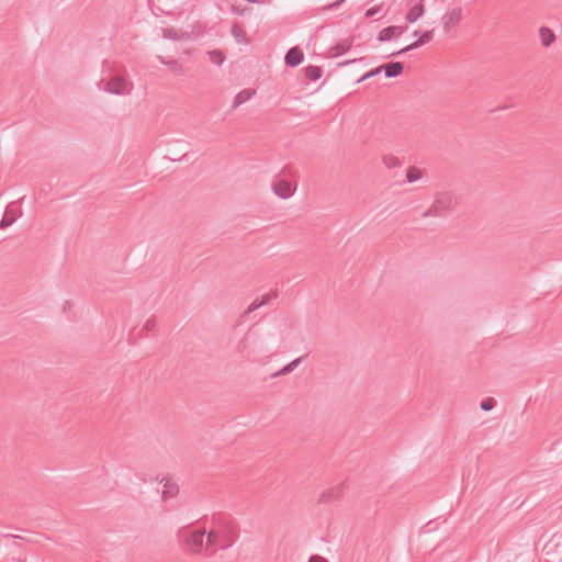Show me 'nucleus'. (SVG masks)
Segmentation results:
<instances>
[{"instance_id": "nucleus-1", "label": "nucleus", "mask_w": 562, "mask_h": 562, "mask_svg": "<svg viewBox=\"0 0 562 562\" xmlns=\"http://www.w3.org/2000/svg\"><path fill=\"white\" fill-rule=\"evenodd\" d=\"M238 536V526L233 518L218 517L214 519V528L207 532L206 549H228L237 541Z\"/></svg>"}, {"instance_id": "nucleus-2", "label": "nucleus", "mask_w": 562, "mask_h": 562, "mask_svg": "<svg viewBox=\"0 0 562 562\" xmlns=\"http://www.w3.org/2000/svg\"><path fill=\"white\" fill-rule=\"evenodd\" d=\"M458 204V196L454 192L442 190L436 192L432 204L423 213V217L446 216L454 210Z\"/></svg>"}, {"instance_id": "nucleus-3", "label": "nucleus", "mask_w": 562, "mask_h": 562, "mask_svg": "<svg viewBox=\"0 0 562 562\" xmlns=\"http://www.w3.org/2000/svg\"><path fill=\"white\" fill-rule=\"evenodd\" d=\"M207 532L205 529L182 528L178 531V539L182 549L190 554H200L206 546Z\"/></svg>"}, {"instance_id": "nucleus-4", "label": "nucleus", "mask_w": 562, "mask_h": 562, "mask_svg": "<svg viewBox=\"0 0 562 562\" xmlns=\"http://www.w3.org/2000/svg\"><path fill=\"white\" fill-rule=\"evenodd\" d=\"M98 87L100 90H104L111 94L127 95L133 89V83L120 76H114L108 81H99Z\"/></svg>"}, {"instance_id": "nucleus-5", "label": "nucleus", "mask_w": 562, "mask_h": 562, "mask_svg": "<svg viewBox=\"0 0 562 562\" xmlns=\"http://www.w3.org/2000/svg\"><path fill=\"white\" fill-rule=\"evenodd\" d=\"M273 192L281 199H289L295 191L293 182L283 177H277L272 182Z\"/></svg>"}, {"instance_id": "nucleus-6", "label": "nucleus", "mask_w": 562, "mask_h": 562, "mask_svg": "<svg viewBox=\"0 0 562 562\" xmlns=\"http://www.w3.org/2000/svg\"><path fill=\"white\" fill-rule=\"evenodd\" d=\"M304 59V54L302 49L297 46L291 47L285 56H284V63L289 67H296L299 66Z\"/></svg>"}, {"instance_id": "nucleus-7", "label": "nucleus", "mask_w": 562, "mask_h": 562, "mask_svg": "<svg viewBox=\"0 0 562 562\" xmlns=\"http://www.w3.org/2000/svg\"><path fill=\"white\" fill-rule=\"evenodd\" d=\"M404 31H405V27L397 26V25L384 27L378 34V41H380V42L391 41L392 38H395V37H398L400 35H402V33Z\"/></svg>"}, {"instance_id": "nucleus-8", "label": "nucleus", "mask_w": 562, "mask_h": 562, "mask_svg": "<svg viewBox=\"0 0 562 562\" xmlns=\"http://www.w3.org/2000/svg\"><path fill=\"white\" fill-rule=\"evenodd\" d=\"M344 492H345V483H340V484L323 492L319 501L322 503H326V502L338 499L342 496Z\"/></svg>"}, {"instance_id": "nucleus-9", "label": "nucleus", "mask_w": 562, "mask_h": 562, "mask_svg": "<svg viewBox=\"0 0 562 562\" xmlns=\"http://www.w3.org/2000/svg\"><path fill=\"white\" fill-rule=\"evenodd\" d=\"M161 483H162V491H161L162 499L172 498L179 493V486L170 479L164 477L161 480Z\"/></svg>"}, {"instance_id": "nucleus-10", "label": "nucleus", "mask_w": 562, "mask_h": 562, "mask_svg": "<svg viewBox=\"0 0 562 562\" xmlns=\"http://www.w3.org/2000/svg\"><path fill=\"white\" fill-rule=\"evenodd\" d=\"M381 67L384 69L386 78H395L403 72V64L400 61H391Z\"/></svg>"}, {"instance_id": "nucleus-11", "label": "nucleus", "mask_w": 562, "mask_h": 562, "mask_svg": "<svg viewBox=\"0 0 562 562\" xmlns=\"http://www.w3.org/2000/svg\"><path fill=\"white\" fill-rule=\"evenodd\" d=\"M255 93H256V90H254V89H244V90L239 91L234 98L232 109H236L239 105L244 104L245 102L250 100Z\"/></svg>"}, {"instance_id": "nucleus-12", "label": "nucleus", "mask_w": 562, "mask_h": 562, "mask_svg": "<svg viewBox=\"0 0 562 562\" xmlns=\"http://www.w3.org/2000/svg\"><path fill=\"white\" fill-rule=\"evenodd\" d=\"M461 19V10L460 9H453L452 11L448 12L443 18V25L446 30H449L450 27L454 26Z\"/></svg>"}, {"instance_id": "nucleus-13", "label": "nucleus", "mask_w": 562, "mask_h": 562, "mask_svg": "<svg viewBox=\"0 0 562 562\" xmlns=\"http://www.w3.org/2000/svg\"><path fill=\"white\" fill-rule=\"evenodd\" d=\"M272 297H276V294H266L261 297V300H255L244 312V315H248L259 307L267 305Z\"/></svg>"}, {"instance_id": "nucleus-14", "label": "nucleus", "mask_w": 562, "mask_h": 562, "mask_svg": "<svg viewBox=\"0 0 562 562\" xmlns=\"http://www.w3.org/2000/svg\"><path fill=\"white\" fill-rule=\"evenodd\" d=\"M424 4L419 2L409 9V11L406 14V20L409 23H414L424 14Z\"/></svg>"}, {"instance_id": "nucleus-15", "label": "nucleus", "mask_w": 562, "mask_h": 562, "mask_svg": "<svg viewBox=\"0 0 562 562\" xmlns=\"http://www.w3.org/2000/svg\"><path fill=\"white\" fill-rule=\"evenodd\" d=\"M539 36L541 40V44L544 47H549L555 40L554 33L549 27L546 26L540 27Z\"/></svg>"}, {"instance_id": "nucleus-16", "label": "nucleus", "mask_w": 562, "mask_h": 562, "mask_svg": "<svg viewBox=\"0 0 562 562\" xmlns=\"http://www.w3.org/2000/svg\"><path fill=\"white\" fill-rule=\"evenodd\" d=\"M350 47H351V42H349V41L337 43L334 47H331L330 55H331V57H338V56L347 53L350 49Z\"/></svg>"}, {"instance_id": "nucleus-17", "label": "nucleus", "mask_w": 562, "mask_h": 562, "mask_svg": "<svg viewBox=\"0 0 562 562\" xmlns=\"http://www.w3.org/2000/svg\"><path fill=\"white\" fill-rule=\"evenodd\" d=\"M304 72H305V76L311 80V81H316L318 80L321 77H322V68L318 67V66H307L304 68Z\"/></svg>"}, {"instance_id": "nucleus-18", "label": "nucleus", "mask_w": 562, "mask_h": 562, "mask_svg": "<svg viewBox=\"0 0 562 562\" xmlns=\"http://www.w3.org/2000/svg\"><path fill=\"white\" fill-rule=\"evenodd\" d=\"M302 361V358L299 357L294 360H292L290 363L285 364L283 368H281L278 372L273 374V376H281L291 373Z\"/></svg>"}, {"instance_id": "nucleus-19", "label": "nucleus", "mask_w": 562, "mask_h": 562, "mask_svg": "<svg viewBox=\"0 0 562 562\" xmlns=\"http://www.w3.org/2000/svg\"><path fill=\"white\" fill-rule=\"evenodd\" d=\"M207 55H209L210 61L217 66H222L225 60V56H224L223 52L220 49L210 50L207 53Z\"/></svg>"}, {"instance_id": "nucleus-20", "label": "nucleus", "mask_w": 562, "mask_h": 562, "mask_svg": "<svg viewBox=\"0 0 562 562\" xmlns=\"http://www.w3.org/2000/svg\"><path fill=\"white\" fill-rule=\"evenodd\" d=\"M16 221V215L7 210L0 221V228L4 229Z\"/></svg>"}, {"instance_id": "nucleus-21", "label": "nucleus", "mask_w": 562, "mask_h": 562, "mask_svg": "<svg viewBox=\"0 0 562 562\" xmlns=\"http://www.w3.org/2000/svg\"><path fill=\"white\" fill-rule=\"evenodd\" d=\"M420 46H422V44L419 43V41H418V38H417V40H416L415 42H413L412 44L407 45L406 47H404V48H402V49H400V50H397V52H394V53L390 54L389 56H400V55H403V54H405V53H407V52H411V50H413V49H416V48H418V47H420Z\"/></svg>"}, {"instance_id": "nucleus-22", "label": "nucleus", "mask_w": 562, "mask_h": 562, "mask_svg": "<svg viewBox=\"0 0 562 562\" xmlns=\"http://www.w3.org/2000/svg\"><path fill=\"white\" fill-rule=\"evenodd\" d=\"M422 177V173L418 169L414 168V167H411L408 170H407V175H406V179L409 183L412 182H415L417 180H419Z\"/></svg>"}, {"instance_id": "nucleus-23", "label": "nucleus", "mask_w": 562, "mask_h": 562, "mask_svg": "<svg viewBox=\"0 0 562 562\" xmlns=\"http://www.w3.org/2000/svg\"><path fill=\"white\" fill-rule=\"evenodd\" d=\"M495 406V401L493 398H486V400H483L480 404V407L487 412V411H491L493 409Z\"/></svg>"}, {"instance_id": "nucleus-24", "label": "nucleus", "mask_w": 562, "mask_h": 562, "mask_svg": "<svg viewBox=\"0 0 562 562\" xmlns=\"http://www.w3.org/2000/svg\"><path fill=\"white\" fill-rule=\"evenodd\" d=\"M381 71H382V67H376V68H374V69H372V70L368 71L366 75H363V76L358 80V82H361V81H364V80H367V79H369V78H372V77H374V76L379 75Z\"/></svg>"}, {"instance_id": "nucleus-25", "label": "nucleus", "mask_w": 562, "mask_h": 562, "mask_svg": "<svg viewBox=\"0 0 562 562\" xmlns=\"http://www.w3.org/2000/svg\"><path fill=\"white\" fill-rule=\"evenodd\" d=\"M432 33L434 31L430 30V31H426L424 32L419 37H418V41L422 45L428 43L431 38H432Z\"/></svg>"}, {"instance_id": "nucleus-26", "label": "nucleus", "mask_w": 562, "mask_h": 562, "mask_svg": "<svg viewBox=\"0 0 562 562\" xmlns=\"http://www.w3.org/2000/svg\"><path fill=\"white\" fill-rule=\"evenodd\" d=\"M246 340H247V334L240 339V341L237 344L236 350L239 353H244L246 350Z\"/></svg>"}, {"instance_id": "nucleus-27", "label": "nucleus", "mask_w": 562, "mask_h": 562, "mask_svg": "<svg viewBox=\"0 0 562 562\" xmlns=\"http://www.w3.org/2000/svg\"><path fill=\"white\" fill-rule=\"evenodd\" d=\"M384 162H385V165H386L389 168H392V167L397 166L398 160H397V158H395V157H387V158H384Z\"/></svg>"}, {"instance_id": "nucleus-28", "label": "nucleus", "mask_w": 562, "mask_h": 562, "mask_svg": "<svg viewBox=\"0 0 562 562\" xmlns=\"http://www.w3.org/2000/svg\"><path fill=\"white\" fill-rule=\"evenodd\" d=\"M155 321L154 319H147L144 327H143V330H146V331H150L155 328Z\"/></svg>"}, {"instance_id": "nucleus-29", "label": "nucleus", "mask_w": 562, "mask_h": 562, "mask_svg": "<svg viewBox=\"0 0 562 562\" xmlns=\"http://www.w3.org/2000/svg\"><path fill=\"white\" fill-rule=\"evenodd\" d=\"M380 11V8L379 7H374V8H370L366 11V16L367 18H372L378 12Z\"/></svg>"}, {"instance_id": "nucleus-30", "label": "nucleus", "mask_w": 562, "mask_h": 562, "mask_svg": "<svg viewBox=\"0 0 562 562\" xmlns=\"http://www.w3.org/2000/svg\"><path fill=\"white\" fill-rule=\"evenodd\" d=\"M173 33H175V31L172 29H165L164 30V36L166 38H175Z\"/></svg>"}, {"instance_id": "nucleus-31", "label": "nucleus", "mask_w": 562, "mask_h": 562, "mask_svg": "<svg viewBox=\"0 0 562 562\" xmlns=\"http://www.w3.org/2000/svg\"><path fill=\"white\" fill-rule=\"evenodd\" d=\"M346 0H337L334 3H331L328 8L329 9H337L339 8Z\"/></svg>"}, {"instance_id": "nucleus-32", "label": "nucleus", "mask_w": 562, "mask_h": 562, "mask_svg": "<svg viewBox=\"0 0 562 562\" xmlns=\"http://www.w3.org/2000/svg\"><path fill=\"white\" fill-rule=\"evenodd\" d=\"M157 58L159 59V61H160L161 64H165V65H167V64H173V65H177V61H176V60H166L162 56H157Z\"/></svg>"}, {"instance_id": "nucleus-33", "label": "nucleus", "mask_w": 562, "mask_h": 562, "mask_svg": "<svg viewBox=\"0 0 562 562\" xmlns=\"http://www.w3.org/2000/svg\"><path fill=\"white\" fill-rule=\"evenodd\" d=\"M355 61H357V59L341 61V63H339L338 65H339V66H347V65H349V64H351V63H355Z\"/></svg>"}, {"instance_id": "nucleus-34", "label": "nucleus", "mask_w": 562, "mask_h": 562, "mask_svg": "<svg viewBox=\"0 0 562 562\" xmlns=\"http://www.w3.org/2000/svg\"><path fill=\"white\" fill-rule=\"evenodd\" d=\"M308 562H323V559L318 557H312Z\"/></svg>"}, {"instance_id": "nucleus-35", "label": "nucleus", "mask_w": 562, "mask_h": 562, "mask_svg": "<svg viewBox=\"0 0 562 562\" xmlns=\"http://www.w3.org/2000/svg\"><path fill=\"white\" fill-rule=\"evenodd\" d=\"M5 537H11V538H15V539H22L21 536H16V535H5Z\"/></svg>"}, {"instance_id": "nucleus-36", "label": "nucleus", "mask_w": 562, "mask_h": 562, "mask_svg": "<svg viewBox=\"0 0 562 562\" xmlns=\"http://www.w3.org/2000/svg\"><path fill=\"white\" fill-rule=\"evenodd\" d=\"M10 562H23L20 558H12Z\"/></svg>"}, {"instance_id": "nucleus-37", "label": "nucleus", "mask_w": 562, "mask_h": 562, "mask_svg": "<svg viewBox=\"0 0 562 562\" xmlns=\"http://www.w3.org/2000/svg\"><path fill=\"white\" fill-rule=\"evenodd\" d=\"M249 3H260V0H246Z\"/></svg>"}, {"instance_id": "nucleus-38", "label": "nucleus", "mask_w": 562, "mask_h": 562, "mask_svg": "<svg viewBox=\"0 0 562 562\" xmlns=\"http://www.w3.org/2000/svg\"><path fill=\"white\" fill-rule=\"evenodd\" d=\"M169 67H171L173 70H176V66L177 65H173V64H167Z\"/></svg>"}]
</instances>
